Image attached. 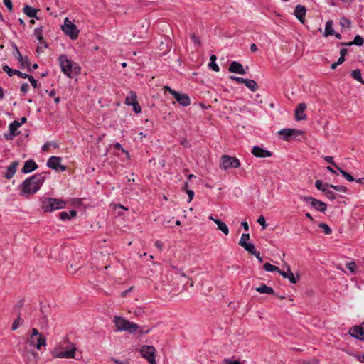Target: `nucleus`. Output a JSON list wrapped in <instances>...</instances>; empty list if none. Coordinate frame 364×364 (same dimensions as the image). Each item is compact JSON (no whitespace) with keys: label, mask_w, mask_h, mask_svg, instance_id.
<instances>
[{"label":"nucleus","mask_w":364,"mask_h":364,"mask_svg":"<svg viewBox=\"0 0 364 364\" xmlns=\"http://www.w3.org/2000/svg\"><path fill=\"white\" fill-rule=\"evenodd\" d=\"M164 89L166 91H168L171 95H173L174 93H176V90H173L169 87L168 85H165L164 87Z\"/></svg>","instance_id":"obj_61"},{"label":"nucleus","mask_w":364,"mask_h":364,"mask_svg":"<svg viewBox=\"0 0 364 364\" xmlns=\"http://www.w3.org/2000/svg\"><path fill=\"white\" fill-rule=\"evenodd\" d=\"M18 161H13L6 168V172L4 173V176L6 179H11L16 173L17 168L18 166Z\"/></svg>","instance_id":"obj_18"},{"label":"nucleus","mask_w":364,"mask_h":364,"mask_svg":"<svg viewBox=\"0 0 364 364\" xmlns=\"http://www.w3.org/2000/svg\"><path fill=\"white\" fill-rule=\"evenodd\" d=\"M29 90V85L28 83L26 82H23L21 85V92H23V93H26Z\"/></svg>","instance_id":"obj_57"},{"label":"nucleus","mask_w":364,"mask_h":364,"mask_svg":"<svg viewBox=\"0 0 364 364\" xmlns=\"http://www.w3.org/2000/svg\"><path fill=\"white\" fill-rule=\"evenodd\" d=\"M62 29L71 39L75 40L77 38L80 31L76 25L69 21L68 18H65Z\"/></svg>","instance_id":"obj_4"},{"label":"nucleus","mask_w":364,"mask_h":364,"mask_svg":"<svg viewBox=\"0 0 364 364\" xmlns=\"http://www.w3.org/2000/svg\"><path fill=\"white\" fill-rule=\"evenodd\" d=\"M173 96L174 97L177 102L183 107H187L191 104L190 97L187 94L181 93L176 91Z\"/></svg>","instance_id":"obj_13"},{"label":"nucleus","mask_w":364,"mask_h":364,"mask_svg":"<svg viewBox=\"0 0 364 364\" xmlns=\"http://www.w3.org/2000/svg\"><path fill=\"white\" fill-rule=\"evenodd\" d=\"M287 277H286V279H288L289 282L292 284H296L299 279V276L297 275L296 277L294 276L292 271L290 269V268L287 269Z\"/></svg>","instance_id":"obj_31"},{"label":"nucleus","mask_w":364,"mask_h":364,"mask_svg":"<svg viewBox=\"0 0 364 364\" xmlns=\"http://www.w3.org/2000/svg\"><path fill=\"white\" fill-rule=\"evenodd\" d=\"M139 328V327L136 323H134L129 321V324L127 325L125 331H128L130 333H132L136 331Z\"/></svg>","instance_id":"obj_33"},{"label":"nucleus","mask_w":364,"mask_h":364,"mask_svg":"<svg viewBox=\"0 0 364 364\" xmlns=\"http://www.w3.org/2000/svg\"><path fill=\"white\" fill-rule=\"evenodd\" d=\"M228 71L240 75H245L246 73V70L244 69L242 65L237 61H232L230 64Z\"/></svg>","instance_id":"obj_15"},{"label":"nucleus","mask_w":364,"mask_h":364,"mask_svg":"<svg viewBox=\"0 0 364 364\" xmlns=\"http://www.w3.org/2000/svg\"><path fill=\"white\" fill-rule=\"evenodd\" d=\"M348 50L346 48H342L340 50V58H345V55H346Z\"/></svg>","instance_id":"obj_64"},{"label":"nucleus","mask_w":364,"mask_h":364,"mask_svg":"<svg viewBox=\"0 0 364 364\" xmlns=\"http://www.w3.org/2000/svg\"><path fill=\"white\" fill-rule=\"evenodd\" d=\"M329 183H324L321 180H316L315 182V186L316 188L321 191L323 193L329 188Z\"/></svg>","instance_id":"obj_30"},{"label":"nucleus","mask_w":364,"mask_h":364,"mask_svg":"<svg viewBox=\"0 0 364 364\" xmlns=\"http://www.w3.org/2000/svg\"><path fill=\"white\" fill-rule=\"evenodd\" d=\"M191 39L197 46H200L201 45L200 38L198 36H196L195 33H193L191 35Z\"/></svg>","instance_id":"obj_49"},{"label":"nucleus","mask_w":364,"mask_h":364,"mask_svg":"<svg viewBox=\"0 0 364 364\" xmlns=\"http://www.w3.org/2000/svg\"><path fill=\"white\" fill-rule=\"evenodd\" d=\"M131 106L133 107V111L136 114H139V113H140L141 112V108L138 101L134 102V103L133 105H132Z\"/></svg>","instance_id":"obj_50"},{"label":"nucleus","mask_w":364,"mask_h":364,"mask_svg":"<svg viewBox=\"0 0 364 364\" xmlns=\"http://www.w3.org/2000/svg\"><path fill=\"white\" fill-rule=\"evenodd\" d=\"M306 9L304 6L299 4L295 6L294 15L297 19L302 23H304V17L306 16Z\"/></svg>","instance_id":"obj_17"},{"label":"nucleus","mask_w":364,"mask_h":364,"mask_svg":"<svg viewBox=\"0 0 364 364\" xmlns=\"http://www.w3.org/2000/svg\"><path fill=\"white\" fill-rule=\"evenodd\" d=\"M257 223L262 226L263 230L266 228L267 224H266L265 218L262 215H261L258 218Z\"/></svg>","instance_id":"obj_48"},{"label":"nucleus","mask_w":364,"mask_h":364,"mask_svg":"<svg viewBox=\"0 0 364 364\" xmlns=\"http://www.w3.org/2000/svg\"><path fill=\"white\" fill-rule=\"evenodd\" d=\"M220 160V168L223 170H228L230 168H239L240 166V160L234 156L225 154L221 156Z\"/></svg>","instance_id":"obj_3"},{"label":"nucleus","mask_w":364,"mask_h":364,"mask_svg":"<svg viewBox=\"0 0 364 364\" xmlns=\"http://www.w3.org/2000/svg\"><path fill=\"white\" fill-rule=\"evenodd\" d=\"M251 153L257 158H267L272 156V153L270 151L264 149L259 146H253Z\"/></svg>","instance_id":"obj_12"},{"label":"nucleus","mask_w":364,"mask_h":364,"mask_svg":"<svg viewBox=\"0 0 364 364\" xmlns=\"http://www.w3.org/2000/svg\"><path fill=\"white\" fill-rule=\"evenodd\" d=\"M41 333H39V331L36 328L32 329V334H31V339H33L34 336H40Z\"/></svg>","instance_id":"obj_62"},{"label":"nucleus","mask_w":364,"mask_h":364,"mask_svg":"<svg viewBox=\"0 0 364 364\" xmlns=\"http://www.w3.org/2000/svg\"><path fill=\"white\" fill-rule=\"evenodd\" d=\"M34 36L40 43H45V48H48V43L44 41L43 38V27L36 28L34 30Z\"/></svg>","instance_id":"obj_23"},{"label":"nucleus","mask_w":364,"mask_h":364,"mask_svg":"<svg viewBox=\"0 0 364 364\" xmlns=\"http://www.w3.org/2000/svg\"><path fill=\"white\" fill-rule=\"evenodd\" d=\"M156 350L153 346H143L140 349L141 356L150 364H156L155 360Z\"/></svg>","instance_id":"obj_6"},{"label":"nucleus","mask_w":364,"mask_h":364,"mask_svg":"<svg viewBox=\"0 0 364 364\" xmlns=\"http://www.w3.org/2000/svg\"><path fill=\"white\" fill-rule=\"evenodd\" d=\"M38 168V164L32 159L27 160L21 169V172L24 174L29 173Z\"/></svg>","instance_id":"obj_16"},{"label":"nucleus","mask_w":364,"mask_h":364,"mask_svg":"<svg viewBox=\"0 0 364 364\" xmlns=\"http://www.w3.org/2000/svg\"><path fill=\"white\" fill-rule=\"evenodd\" d=\"M27 79L29 80L33 88L38 87L37 81L34 79V77L32 75H29Z\"/></svg>","instance_id":"obj_55"},{"label":"nucleus","mask_w":364,"mask_h":364,"mask_svg":"<svg viewBox=\"0 0 364 364\" xmlns=\"http://www.w3.org/2000/svg\"><path fill=\"white\" fill-rule=\"evenodd\" d=\"M13 47L15 50L14 55L15 58L18 60V61L21 63V68H23L25 66H26L29 72H31V63L29 61L28 56L23 57V55H21V52L19 51V50L16 44H14Z\"/></svg>","instance_id":"obj_10"},{"label":"nucleus","mask_w":364,"mask_h":364,"mask_svg":"<svg viewBox=\"0 0 364 364\" xmlns=\"http://www.w3.org/2000/svg\"><path fill=\"white\" fill-rule=\"evenodd\" d=\"M329 188H331L335 191L342 192V193H346L347 190H348L346 187H345L343 186H339V185L330 184Z\"/></svg>","instance_id":"obj_42"},{"label":"nucleus","mask_w":364,"mask_h":364,"mask_svg":"<svg viewBox=\"0 0 364 364\" xmlns=\"http://www.w3.org/2000/svg\"><path fill=\"white\" fill-rule=\"evenodd\" d=\"M209 219L217 225L218 230H220L224 235H228L229 234V228L224 222L219 219L214 218L212 215L209 216Z\"/></svg>","instance_id":"obj_19"},{"label":"nucleus","mask_w":364,"mask_h":364,"mask_svg":"<svg viewBox=\"0 0 364 364\" xmlns=\"http://www.w3.org/2000/svg\"><path fill=\"white\" fill-rule=\"evenodd\" d=\"M300 199L309 203L312 208L319 212L324 213L326 210L327 205L321 200L311 196H301Z\"/></svg>","instance_id":"obj_7"},{"label":"nucleus","mask_w":364,"mask_h":364,"mask_svg":"<svg viewBox=\"0 0 364 364\" xmlns=\"http://www.w3.org/2000/svg\"><path fill=\"white\" fill-rule=\"evenodd\" d=\"M364 40L362 36L360 35H356L354 37V39L353 41L349 43H341V45L346 46H351L353 45L357 46H361L363 44Z\"/></svg>","instance_id":"obj_24"},{"label":"nucleus","mask_w":364,"mask_h":364,"mask_svg":"<svg viewBox=\"0 0 364 364\" xmlns=\"http://www.w3.org/2000/svg\"><path fill=\"white\" fill-rule=\"evenodd\" d=\"M306 109V105L304 102L299 103L295 109V119L296 121H301L306 119V115L304 113Z\"/></svg>","instance_id":"obj_14"},{"label":"nucleus","mask_w":364,"mask_h":364,"mask_svg":"<svg viewBox=\"0 0 364 364\" xmlns=\"http://www.w3.org/2000/svg\"><path fill=\"white\" fill-rule=\"evenodd\" d=\"M341 173V175L349 182H353V181H355V179L353 178V176H352L350 173H348V172L343 171V169H341L340 167L337 169Z\"/></svg>","instance_id":"obj_37"},{"label":"nucleus","mask_w":364,"mask_h":364,"mask_svg":"<svg viewBox=\"0 0 364 364\" xmlns=\"http://www.w3.org/2000/svg\"><path fill=\"white\" fill-rule=\"evenodd\" d=\"M21 123H19V122L14 120L11 123L9 124V131H11L12 132H18L17 129L19 127H21Z\"/></svg>","instance_id":"obj_36"},{"label":"nucleus","mask_w":364,"mask_h":364,"mask_svg":"<svg viewBox=\"0 0 364 364\" xmlns=\"http://www.w3.org/2000/svg\"><path fill=\"white\" fill-rule=\"evenodd\" d=\"M80 72V68L78 66L77 63H73V69L72 73H74L75 74H77Z\"/></svg>","instance_id":"obj_58"},{"label":"nucleus","mask_w":364,"mask_h":364,"mask_svg":"<svg viewBox=\"0 0 364 364\" xmlns=\"http://www.w3.org/2000/svg\"><path fill=\"white\" fill-rule=\"evenodd\" d=\"M114 324L117 331H125L126 326L129 324V320H126L122 317H115Z\"/></svg>","instance_id":"obj_20"},{"label":"nucleus","mask_w":364,"mask_h":364,"mask_svg":"<svg viewBox=\"0 0 364 364\" xmlns=\"http://www.w3.org/2000/svg\"><path fill=\"white\" fill-rule=\"evenodd\" d=\"M340 25L342 27L350 28L351 27V21L346 17H342L340 19Z\"/></svg>","instance_id":"obj_41"},{"label":"nucleus","mask_w":364,"mask_h":364,"mask_svg":"<svg viewBox=\"0 0 364 364\" xmlns=\"http://www.w3.org/2000/svg\"><path fill=\"white\" fill-rule=\"evenodd\" d=\"M137 101V95L136 93L134 91H130L129 95L127 96L125 99L124 103L128 105L131 106L134 103V102Z\"/></svg>","instance_id":"obj_27"},{"label":"nucleus","mask_w":364,"mask_h":364,"mask_svg":"<svg viewBox=\"0 0 364 364\" xmlns=\"http://www.w3.org/2000/svg\"><path fill=\"white\" fill-rule=\"evenodd\" d=\"M294 132H296L295 129L286 128L279 130L278 133L282 136V139L289 141Z\"/></svg>","instance_id":"obj_22"},{"label":"nucleus","mask_w":364,"mask_h":364,"mask_svg":"<svg viewBox=\"0 0 364 364\" xmlns=\"http://www.w3.org/2000/svg\"><path fill=\"white\" fill-rule=\"evenodd\" d=\"M112 360L117 364H130L128 360L121 361L118 359L112 358Z\"/></svg>","instance_id":"obj_63"},{"label":"nucleus","mask_w":364,"mask_h":364,"mask_svg":"<svg viewBox=\"0 0 364 364\" xmlns=\"http://www.w3.org/2000/svg\"><path fill=\"white\" fill-rule=\"evenodd\" d=\"M58 61L61 71L65 75L68 77H71L73 62L68 58L65 54H62L58 58Z\"/></svg>","instance_id":"obj_5"},{"label":"nucleus","mask_w":364,"mask_h":364,"mask_svg":"<svg viewBox=\"0 0 364 364\" xmlns=\"http://www.w3.org/2000/svg\"><path fill=\"white\" fill-rule=\"evenodd\" d=\"M333 33H334V30L333 28V21L328 20L326 23L323 36L325 37H327L328 36H332Z\"/></svg>","instance_id":"obj_28"},{"label":"nucleus","mask_w":364,"mask_h":364,"mask_svg":"<svg viewBox=\"0 0 364 364\" xmlns=\"http://www.w3.org/2000/svg\"><path fill=\"white\" fill-rule=\"evenodd\" d=\"M323 159L326 162L333 165L336 169H338L339 168V166L335 163L333 156H326L323 157Z\"/></svg>","instance_id":"obj_45"},{"label":"nucleus","mask_w":364,"mask_h":364,"mask_svg":"<svg viewBox=\"0 0 364 364\" xmlns=\"http://www.w3.org/2000/svg\"><path fill=\"white\" fill-rule=\"evenodd\" d=\"M2 70L4 72H6L9 77H12L13 75H16V73H16L17 70L12 69L7 65H3Z\"/></svg>","instance_id":"obj_40"},{"label":"nucleus","mask_w":364,"mask_h":364,"mask_svg":"<svg viewBox=\"0 0 364 364\" xmlns=\"http://www.w3.org/2000/svg\"><path fill=\"white\" fill-rule=\"evenodd\" d=\"M46 338L42 334L40 335L37 339V343L36 347L37 349L40 350L41 347L46 346Z\"/></svg>","instance_id":"obj_35"},{"label":"nucleus","mask_w":364,"mask_h":364,"mask_svg":"<svg viewBox=\"0 0 364 364\" xmlns=\"http://www.w3.org/2000/svg\"><path fill=\"white\" fill-rule=\"evenodd\" d=\"M208 67L215 72H218L220 70V68L215 62H210Z\"/></svg>","instance_id":"obj_53"},{"label":"nucleus","mask_w":364,"mask_h":364,"mask_svg":"<svg viewBox=\"0 0 364 364\" xmlns=\"http://www.w3.org/2000/svg\"><path fill=\"white\" fill-rule=\"evenodd\" d=\"M61 158L59 156H50L47 161V166L56 171H65L67 169L66 166L62 165Z\"/></svg>","instance_id":"obj_8"},{"label":"nucleus","mask_w":364,"mask_h":364,"mask_svg":"<svg viewBox=\"0 0 364 364\" xmlns=\"http://www.w3.org/2000/svg\"><path fill=\"white\" fill-rule=\"evenodd\" d=\"M255 291L260 294H274V289L272 287H268L264 284H262L259 287L255 288Z\"/></svg>","instance_id":"obj_25"},{"label":"nucleus","mask_w":364,"mask_h":364,"mask_svg":"<svg viewBox=\"0 0 364 364\" xmlns=\"http://www.w3.org/2000/svg\"><path fill=\"white\" fill-rule=\"evenodd\" d=\"M264 269L267 272H277L279 271V268L277 266L272 265L270 263H265L264 267Z\"/></svg>","instance_id":"obj_39"},{"label":"nucleus","mask_w":364,"mask_h":364,"mask_svg":"<svg viewBox=\"0 0 364 364\" xmlns=\"http://www.w3.org/2000/svg\"><path fill=\"white\" fill-rule=\"evenodd\" d=\"M19 134V132H12L9 131V133H5L4 134V136L7 140H12L14 136H17Z\"/></svg>","instance_id":"obj_47"},{"label":"nucleus","mask_w":364,"mask_h":364,"mask_svg":"<svg viewBox=\"0 0 364 364\" xmlns=\"http://www.w3.org/2000/svg\"><path fill=\"white\" fill-rule=\"evenodd\" d=\"M4 4L5 5V6L10 11H11L12 9H13V4H12V1L11 0H4Z\"/></svg>","instance_id":"obj_56"},{"label":"nucleus","mask_w":364,"mask_h":364,"mask_svg":"<svg viewBox=\"0 0 364 364\" xmlns=\"http://www.w3.org/2000/svg\"><path fill=\"white\" fill-rule=\"evenodd\" d=\"M76 351L75 347H72L69 350H64L60 348H55L53 351L54 356L60 358H74Z\"/></svg>","instance_id":"obj_9"},{"label":"nucleus","mask_w":364,"mask_h":364,"mask_svg":"<svg viewBox=\"0 0 364 364\" xmlns=\"http://www.w3.org/2000/svg\"><path fill=\"white\" fill-rule=\"evenodd\" d=\"M222 364H242L238 360H232L231 359L225 358L222 361Z\"/></svg>","instance_id":"obj_54"},{"label":"nucleus","mask_w":364,"mask_h":364,"mask_svg":"<svg viewBox=\"0 0 364 364\" xmlns=\"http://www.w3.org/2000/svg\"><path fill=\"white\" fill-rule=\"evenodd\" d=\"M16 75H18V77H21V78H23V79H27L28 77V74H26V73H23L19 70H16Z\"/></svg>","instance_id":"obj_59"},{"label":"nucleus","mask_w":364,"mask_h":364,"mask_svg":"<svg viewBox=\"0 0 364 364\" xmlns=\"http://www.w3.org/2000/svg\"><path fill=\"white\" fill-rule=\"evenodd\" d=\"M346 267L348 270H350L352 273H355V270L356 268V264L354 262H348L346 264Z\"/></svg>","instance_id":"obj_51"},{"label":"nucleus","mask_w":364,"mask_h":364,"mask_svg":"<svg viewBox=\"0 0 364 364\" xmlns=\"http://www.w3.org/2000/svg\"><path fill=\"white\" fill-rule=\"evenodd\" d=\"M346 60L345 58H341L339 57V58L338 59V60L336 62H334L331 66V68L332 70H334L336 68V67L341 64H342L344 61Z\"/></svg>","instance_id":"obj_52"},{"label":"nucleus","mask_w":364,"mask_h":364,"mask_svg":"<svg viewBox=\"0 0 364 364\" xmlns=\"http://www.w3.org/2000/svg\"><path fill=\"white\" fill-rule=\"evenodd\" d=\"M50 172H42L26 178L21 184L22 193L25 196L36 193L43 186L47 174Z\"/></svg>","instance_id":"obj_1"},{"label":"nucleus","mask_w":364,"mask_h":364,"mask_svg":"<svg viewBox=\"0 0 364 364\" xmlns=\"http://www.w3.org/2000/svg\"><path fill=\"white\" fill-rule=\"evenodd\" d=\"M323 193L325 194V196L330 200H334L336 199V194L331 190L329 189V188H328Z\"/></svg>","instance_id":"obj_44"},{"label":"nucleus","mask_w":364,"mask_h":364,"mask_svg":"<svg viewBox=\"0 0 364 364\" xmlns=\"http://www.w3.org/2000/svg\"><path fill=\"white\" fill-rule=\"evenodd\" d=\"M351 76L355 80H357L361 83H364V81L363 80V78H362L361 72L359 69H355V70H353L351 73Z\"/></svg>","instance_id":"obj_32"},{"label":"nucleus","mask_w":364,"mask_h":364,"mask_svg":"<svg viewBox=\"0 0 364 364\" xmlns=\"http://www.w3.org/2000/svg\"><path fill=\"white\" fill-rule=\"evenodd\" d=\"M318 226L323 230L326 235H330L332 232L331 228L326 223H321Z\"/></svg>","instance_id":"obj_43"},{"label":"nucleus","mask_w":364,"mask_h":364,"mask_svg":"<svg viewBox=\"0 0 364 364\" xmlns=\"http://www.w3.org/2000/svg\"><path fill=\"white\" fill-rule=\"evenodd\" d=\"M41 208L45 212H52L56 210L62 209L65 207V202L62 199L53 198L49 197H43L41 199Z\"/></svg>","instance_id":"obj_2"},{"label":"nucleus","mask_w":364,"mask_h":364,"mask_svg":"<svg viewBox=\"0 0 364 364\" xmlns=\"http://www.w3.org/2000/svg\"><path fill=\"white\" fill-rule=\"evenodd\" d=\"M39 10L35 8H33L28 5L24 6L23 11V13L29 18H35L38 19L37 16V13Z\"/></svg>","instance_id":"obj_21"},{"label":"nucleus","mask_w":364,"mask_h":364,"mask_svg":"<svg viewBox=\"0 0 364 364\" xmlns=\"http://www.w3.org/2000/svg\"><path fill=\"white\" fill-rule=\"evenodd\" d=\"M23 319L21 318L20 314H18V317L14 320L11 329L13 331L16 330L18 326L23 323Z\"/></svg>","instance_id":"obj_38"},{"label":"nucleus","mask_w":364,"mask_h":364,"mask_svg":"<svg viewBox=\"0 0 364 364\" xmlns=\"http://www.w3.org/2000/svg\"><path fill=\"white\" fill-rule=\"evenodd\" d=\"M242 247L247 252H248L249 253H250L252 255L255 254L257 252L255 250V245L251 242H247L245 244H243V245H242Z\"/></svg>","instance_id":"obj_34"},{"label":"nucleus","mask_w":364,"mask_h":364,"mask_svg":"<svg viewBox=\"0 0 364 364\" xmlns=\"http://www.w3.org/2000/svg\"><path fill=\"white\" fill-rule=\"evenodd\" d=\"M250 239V234L249 233H243L240 237V240L239 241V245L240 246L243 245V244H245L247 242V240Z\"/></svg>","instance_id":"obj_46"},{"label":"nucleus","mask_w":364,"mask_h":364,"mask_svg":"<svg viewBox=\"0 0 364 364\" xmlns=\"http://www.w3.org/2000/svg\"><path fill=\"white\" fill-rule=\"evenodd\" d=\"M186 193H187V194L188 196V202H191L193 200V198L194 192L192 190L186 189Z\"/></svg>","instance_id":"obj_60"},{"label":"nucleus","mask_w":364,"mask_h":364,"mask_svg":"<svg viewBox=\"0 0 364 364\" xmlns=\"http://www.w3.org/2000/svg\"><path fill=\"white\" fill-rule=\"evenodd\" d=\"M245 85L248 87L251 91L255 92L259 89V86L254 80L246 79Z\"/></svg>","instance_id":"obj_29"},{"label":"nucleus","mask_w":364,"mask_h":364,"mask_svg":"<svg viewBox=\"0 0 364 364\" xmlns=\"http://www.w3.org/2000/svg\"><path fill=\"white\" fill-rule=\"evenodd\" d=\"M77 215V211L75 210H70L69 212L63 211L60 213L59 218L62 220H70Z\"/></svg>","instance_id":"obj_26"},{"label":"nucleus","mask_w":364,"mask_h":364,"mask_svg":"<svg viewBox=\"0 0 364 364\" xmlns=\"http://www.w3.org/2000/svg\"><path fill=\"white\" fill-rule=\"evenodd\" d=\"M348 333L353 338L360 341H364V323L351 327L349 329Z\"/></svg>","instance_id":"obj_11"}]
</instances>
